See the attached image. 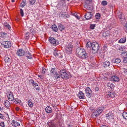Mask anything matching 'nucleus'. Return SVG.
Wrapping results in <instances>:
<instances>
[{
	"instance_id": "nucleus-58",
	"label": "nucleus",
	"mask_w": 127,
	"mask_h": 127,
	"mask_svg": "<svg viewBox=\"0 0 127 127\" xmlns=\"http://www.w3.org/2000/svg\"><path fill=\"white\" fill-rule=\"evenodd\" d=\"M124 73H125V74H127V69H124Z\"/></svg>"
},
{
	"instance_id": "nucleus-38",
	"label": "nucleus",
	"mask_w": 127,
	"mask_h": 127,
	"mask_svg": "<svg viewBox=\"0 0 127 127\" xmlns=\"http://www.w3.org/2000/svg\"><path fill=\"white\" fill-rule=\"evenodd\" d=\"M73 14L77 19H80V17L79 16V14L77 13H73Z\"/></svg>"
},
{
	"instance_id": "nucleus-19",
	"label": "nucleus",
	"mask_w": 127,
	"mask_h": 127,
	"mask_svg": "<svg viewBox=\"0 0 127 127\" xmlns=\"http://www.w3.org/2000/svg\"><path fill=\"white\" fill-rule=\"evenodd\" d=\"M110 32L107 31L106 32H104L103 33V36L104 37L107 38L110 35Z\"/></svg>"
},
{
	"instance_id": "nucleus-2",
	"label": "nucleus",
	"mask_w": 127,
	"mask_h": 127,
	"mask_svg": "<svg viewBox=\"0 0 127 127\" xmlns=\"http://www.w3.org/2000/svg\"><path fill=\"white\" fill-rule=\"evenodd\" d=\"M92 53L95 54L97 52L99 49L98 44L96 42H93L92 43Z\"/></svg>"
},
{
	"instance_id": "nucleus-10",
	"label": "nucleus",
	"mask_w": 127,
	"mask_h": 127,
	"mask_svg": "<svg viewBox=\"0 0 127 127\" xmlns=\"http://www.w3.org/2000/svg\"><path fill=\"white\" fill-rule=\"evenodd\" d=\"M7 97L9 100L10 101L13 100L14 99V97L12 93L10 91H9L7 92Z\"/></svg>"
},
{
	"instance_id": "nucleus-36",
	"label": "nucleus",
	"mask_w": 127,
	"mask_h": 127,
	"mask_svg": "<svg viewBox=\"0 0 127 127\" xmlns=\"http://www.w3.org/2000/svg\"><path fill=\"white\" fill-rule=\"evenodd\" d=\"M13 100V102L16 104L20 103L21 102V100L18 98H16L15 99H14Z\"/></svg>"
},
{
	"instance_id": "nucleus-35",
	"label": "nucleus",
	"mask_w": 127,
	"mask_h": 127,
	"mask_svg": "<svg viewBox=\"0 0 127 127\" xmlns=\"http://www.w3.org/2000/svg\"><path fill=\"white\" fill-rule=\"evenodd\" d=\"M121 61V60L117 58L114 59L113 60V62L116 63L118 64L120 63Z\"/></svg>"
},
{
	"instance_id": "nucleus-29",
	"label": "nucleus",
	"mask_w": 127,
	"mask_h": 127,
	"mask_svg": "<svg viewBox=\"0 0 127 127\" xmlns=\"http://www.w3.org/2000/svg\"><path fill=\"white\" fill-rule=\"evenodd\" d=\"M53 53L54 56H62L61 54L59 51H54Z\"/></svg>"
},
{
	"instance_id": "nucleus-28",
	"label": "nucleus",
	"mask_w": 127,
	"mask_h": 127,
	"mask_svg": "<svg viewBox=\"0 0 127 127\" xmlns=\"http://www.w3.org/2000/svg\"><path fill=\"white\" fill-rule=\"evenodd\" d=\"M4 104L7 107H9L10 106V103L7 100H6L4 102Z\"/></svg>"
},
{
	"instance_id": "nucleus-4",
	"label": "nucleus",
	"mask_w": 127,
	"mask_h": 127,
	"mask_svg": "<svg viewBox=\"0 0 127 127\" xmlns=\"http://www.w3.org/2000/svg\"><path fill=\"white\" fill-rule=\"evenodd\" d=\"M49 41L51 45L53 46H56L59 44V41L57 40H56L53 37H50L48 38Z\"/></svg>"
},
{
	"instance_id": "nucleus-51",
	"label": "nucleus",
	"mask_w": 127,
	"mask_h": 127,
	"mask_svg": "<svg viewBox=\"0 0 127 127\" xmlns=\"http://www.w3.org/2000/svg\"><path fill=\"white\" fill-rule=\"evenodd\" d=\"M122 13H120L118 14V17L120 19H121L122 18Z\"/></svg>"
},
{
	"instance_id": "nucleus-13",
	"label": "nucleus",
	"mask_w": 127,
	"mask_h": 127,
	"mask_svg": "<svg viewBox=\"0 0 127 127\" xmlns=\"http://www.w3.org/2000/svg\"><path fill=\"white\" fill-rule=\"evenodd\" d=\"M25 54V51L21 49H18L16 52V54L18 56H24Z\"/></svg>"
},
{
	"instance_id": "nucleus-7",
	"label": "nucleus",
	"mask_w": 127,
	"mask_h": 127,
	"mask_svg": "<svg viewBox=\"0 0 127 127\" xmlns=\"http://www.w3.org/2000/svg\"><path fill=\"white\" fill-rule=\"evenodd\" d=\"M103 106L100 107L97 109V110L100 114L101 113L104 109L107 110L108 108V105L107 104H103Z\"/></svg>"
},
{
	"instance_id": "nucleus-54",
	"label": "nucleus",
	"mask_w": 127,
	"mask_h": 127,
	"mask_svg": "<svg viewBox=\"0 0 127 127\" xmlns=\"http://www.w3.org/2000/svg\"><path fill=\"white\" fill-rule=\"evenodd\" d=\"M42 73H44L46 71V70L45 69V68H42Z\"/></svg>"
},
{
	"instance_id": "nucleus-50",
	"label": "nucleus",
	"mask_w": 127,
	"mask_h": 127,
	"mask_svg": "<svg viewBox=\"0 0 127 127\" xmlns=\"http://www.w3.org/2000/svg\"><path fill=\"white\" fill-rule=\"evenodd\" d=\"M27 56H31V54L30 53L29 51H26V53H25V54Z\"/></svg>"
},
{
	"instance_id": "nucleus-15",
	"label": "nucleus",
	"mask_w": 127,
	"mask_h": 127,
	"mask_svg": "<svg viewBox=\"0 0 127 127\" xmlns=\"http://www.w3.org/2000/svg\"><path fill=\"white\" fill-rule=\"evenodd\" d=\"M107 97H114L115 95V93L113 91L109 92L107 94Z\"/></svg>"
},
{
	"instance_id": "nucleus-55",
	"label": "nucleus",
	"mask_w": 127,
	"mask_h": 127,
	"mask_svg": "<svg viewBox=\"0 0 127 127\" xmlns=\"http://www.w3.org/2000/svg\"><path fill=\"white\" fill-rule=\"evenodd\" d=\"M80 58H87L88 56H79Z\"/></svg>"
},
{
	"instance_id": "nucleus-18",
	"label": "nucleus",
	"mask_w": 127,
	"mask_h": 127,
	"mask_svg": "<svg viewBox=\"0 0 127 127\" xmlns=\"http://www.w3.org/2000/svg\"><path fill=\"white\" fill-rule=\"evenodd\" d=\"M100 114L97 110H96L93 113L91 116L92 117L97 118Z\"/></svg>"
},
{
	"instance_id": "nucleus-37",
	"label": "nucleus",
	"mask_w": 127,
	"mask_h": 127,
	"mask_svg": "<svg viewBox=\"0 0 127 127\" xmlns=\"http://www.w3.org/2000/svg\"><path fill=\"white\" fill-rule=\"evenodd\" d=\"M92 43L91 42H89L87 43L86 44V46L88 48H89L90 47L92 46Z\"/></svg>"
},
{
	"instance_id": "nucleus-61",
	"label": "nucleus",
	"mask_w": 127,
	"mask_h": 127,
	"mask_svg": "<svg viewBox=\"0 0 127 127\" xmlns=\"http://www.w3.org/2000/svg\"><path fill=\"white\" fill-rule=\"evenodd\" d=\"M15 109L16 111H18L19 110V108L18 107H17Z\"/></svg>"
},
{
	"instance_id": "nucleus-43",
	"label": "nucleus",
	"mask_w": 127,
	"mask_h": 127,
	"mask_svg": "<svg viewBox=\"0 0 127 127\" xmlns=\"http://www.w3.org/2000/svg\"><path fill=\"white\" fill-rule=\"evenodd\" d=\"M95 27V24H91L90 25V28L91 29H94Z\"/></svg>"
},
{
	"instance_id": "nucleus-44",
	"label": "nucleus",
	"mask_w": 127,
	"mask_h": 127,
	"mask_svg": "<svg viewBox=\"0 0 127 127\" xmlns=\"http://www.w3.org/2000/svg\"><path fill=\"white\" fill-rule=\"evenodd\" d=\"M59 3L61 5H63L65 3V0H60Z\"/></svg>"
},
{
	"instance_id": "nucleus-52",
	"label": "nucleus",
	"mask_w": 127,
	"mask_h": 127,
	"mask_svg": "<svg viewBox=\"0 0 127 127\" xmlns=\"http://www.w3.org/2000/svg\"><path fill=\"white\" fill-rule=\"evenodd\" d=\"M123 61L125 63H127V56L124 58Z\"/></svg>"
},
{
	"instance_id": "nucleus-8",
	"label": "nucleus",
	"mask_w": 127,
	"mask_h": 127,
	"mask_svg": "<svg viewBox=\"0 0 127 127\" xmlns=\"http://www.w3.org/2000/svg\"><path fill=\"white\" fill-rule=\"evenodd\" d=\"M1 45L4 48H9L11 46V44L10 41H3L1 43Z\"/></svg>"
},
{
	"instance_id": "nucleus-48",
	"label": "nucleus",
	"mask_w": 127,
	"mask_h": 127,
	"mask_svg": "<svg viewBox=\"0 0 127 127\" xmlns=\"http://www.w3.org/2000/svg\"><path fill=\"white\" fill-rule=\"evenodd\" d=\"M54 76V77L56 79L60 78V75L59 74H57V72L56 73V74H55V75Z\"/></svg>"
},
{
	"instance_id": "nucleus-21",
	"label": "nucleus",
	"mask_w": 127,
	"mask_h": 127,
	"mask_svg": "<svg viewBox=\"0 0 127 127\" xmlns=\"http://www.w3.org/2000/svg\"><path fill=\"white\" fill-rule=\"evenodd\" d=\"M58 28L61 31H62L65 30V27L64 26L61 24H59L58 25Z\"/></svg>"
},
{
	"instance_id": "nucleus-11",
	"label": "nucleus",
	"mask_w": 127,
	"mask_h": 127,
	"mask_svg": "<svg viewBox=\"0 0 127 127\" xmlns=\"http://www.w3.org/2000/svg\"><path fill=\"white\" fill-rule=\"evenodd\" d=\"M110 80L113 83L118 82L119 80V78L117 76L114 75L112 76L110 78Z\"/></svg>"
},
{
	"instance_id": "nucleus-45",
	"label": "nucleus",
	"mask_w": 127,
	"mask_h": 127,
	"mask_svg": "<svg viewBox=\"0 0 127 127\" xmlns=\"http://www.w3.org/2000/svg\"><path fill=\"white\" fill-rule=\"evenodd\" d=\"M30 3L31 5H33L35 3V0H29Z\"/></svg>"
},
{
	"instance_id": "nucleus-30",
	"label": "nucleus",
	"mask_w": 127,
	"mask_h": 127,
	"mask_svg": "<svg viewBox=\"0 0 127 127\" xmlns=\"http://www.w3.org/2000/svg\"><path fill=\"white\" fill-rule=\"evenodd\" d=\"M50 72L51 74L53 75H55L56 73L55 68H52Z\"/></svg>"
},
{
	"instance_id": "nucleus-56",
	"label": "nucleus",
	"mask_w": 127,
	"mask_h": 127,
	"mask_svg": "<svg viewBox=\"0 0 127 127\" xmlns=\"http://www.w3.org/2000/svg\"><path fill=\"white\" fill-rule=\"evenodd\" d=\"M27 59H32V56H27Z\"/></svg>"
},
{
	"instance_id": "nucleus-17",
	"label": "nucleus",
	"mask_w": 127,
	"mask_h": 127,
	"mask_svg": "<svg viewBox=\"0 0 127 127\" xmlns=\"http://www.w3.org/2000/svg\"><path fill=\"white\" fill-rule=\"evenodd\" d=\"M48 124L49 127H56V125L53 121H49L48 122Z\"/></svg>"
},
{
	"instance_id": "nucleus-16",
	"label": "nucleus",
	"mask_w": 127,
	"mask_h": 127,
	"mask_svg": "<svg viewBox=\"0 0 127 127\" xmlns=\"http://www.w3.org/2000/svg\"><path fill=\"white\" fill-rule=\"evenodd\" d=\"M11 124L13 127H16L20 125L19 123L14 120L12 121Z\"/></svg>"
},
{
	"instance_id": "nucleus-33",
	"label": "nucleus",
	"mask_w": 127,
	"mask_h": 127,
	"mask_svg": "<svg viewBox=\"0 0 127 127\" xmlns=\"http://www.w3.org/2000/svg\"><path fill=\"white\" fill-rule=\"evenodd\" d=\"M104 67H105L109 66L110 64V63L109 61H106L104 63Z\"/></svg>"
},
{
	"instance_id": "nucleus-62",
	"label": "nucleus",
	"mask_w": 127,
	"mask_h": 127,
	"mask_svg": "<svg viewBox=\"0 0 127 127\" xmlns=\"http://www.w3.org/2000/svg\"><path fill=\"white\" fill-rule=\"evenodd\" d=\"M100 127H108L105 125H102Z\"/></svg>"
},
{
	"instance_id": "nucleus-42",
	"label": "nucleus",
	"mask_w": 127,
	"mask_h": 127,
	"mask_svg": "<svg viewBox=\"0 0 127 127\" xmlns=\"http://www.w3.org/2000/svg\"><path fill=\"white\" fill-rule=\"evenodd\" d=\"M29 32H27L26 34L25 35V39L27 40L29 38Z\"/></svg>"
},
{
	"instance_id": "nucleus-39",
	"label": "nucleus",
	"mask_w": 127,
	"mask_h": 127,
	"mask_svg": "<svg viewBox=\"0 0 127 127\" xmlns=\"http://www.w3.org/2000/svg\"><path fill=\"white\" fill-rule=\"evenodd\" d=\"M101 4L103 6H105L107 5L108 4L107 2L105 0L102 1L101 2Z\"/></svg>"
},
{
	"instance_id": "nucleus-53",
	"label": "nucleus",
	"mask_w": 127,
	"mask_h": 127,
	"mask_svg": "<svg viewBox=\"0 0 127 127\" xmlns=\"http://www.w3.org/2000/svg\"><path fill=\"white\" fill-rule=\"evenodd\" d=\"M0 126L2 127H5V126L4 122H2L0 123Z\"/></svg>"
},
{
	"instance_id": "nucleus-31",
	"label": "nucleus",
	"mask_w": 127,
	"mask_h": 127,
	"mask_svg": "<svg viewBox=\"0 0 127 127\" xmlns=\"http://www.w3.org/2000/svg\"><path fill=\"white\" fill-rule=\"evenodd\" d=\"M122 49L120 50V52L121 53V54L122 56H127V52L126 51H124V49Z\"/></svg>"
},
{
	"instance_id": "nucleus-26",
	"label": "nucleus",
	"mask_w": 127,
	"mask_h": 127,
	"mask_svg": "<svg viewBox=\"0 0 127 127\" xmlns=\"http://www.w3.org/2000/svg\"><path fill=\"white\" fill-rule=\"evenodd\" d=\"M3 26L6 29H7L10 30L11 29V27L10 25L7 23H5L4 24Z\"/></svg>"
},
{
	"instance_id": "nucleus-32",
	"label": "nucleus",
	"mask_w": 127,
	"mask_h": 127,
	"mask_svg": "<svg viewBox=\"0 0 127 127\" xmlns=\"http://www.w3.org/2000/svg\"><path fill=\"white\" fill-rule=\"evenodd\" d=\"M126 38L123 37L121 38L118 41V42L120 43H123L126 41Z\"/></svg>"
},
{
	"instance_id": "nucleus-27",
	"label": "nucleus",
	"mask_w": 127,
	"mask_h": 127,
	"mask_svg": "<svg viewBox=\"0 0 127 127\" xmlns=\"http://www.w3.org/2000/svg\"><path fill=\"white\" fill-rule=\"evenodd\" d=\"M26 0H22V2L20 4V7H24L25 5H26Z\"/></svg>"
},
{
	"instance_id": "nucleus-25",
	"label": "nucleus",
	"mask_w": 127,
	"mask_h": 127,
	"mask_svg": "<svg viewBox=\"0 0 127 127\" xmlns=\"http://www.w3.org/2000/svg\"><path fill=\"white\" fill-rule=\"evenodd\" d=\"M107 85L108 87L111 89L113 88L114 87V85L112 83H108L107 84Z\"/></svg>"
},
{
	"instance_id": "nucleus-59",
	"label": "nucleus",
	"mask_w": 127,
	"mask_h": 127,
	"mask_svg": "<svg viewBox=\"0 0 127 127\" xmlns=\"http://www.w3.org/2000/svg\"><path fill=\"white\" fill-rule=\"evenodd\" d=\"M3 116L0 113V118L3 119Z\"/></svg>"
},
{
	"instance_id": "nucleus-47",
	"label": "nucleus",
	"mask_w": 127,
	"mask_h": 127,
	"mask_svg": "<svg viewBox=\"0 0 127 127\" xmlns=\"http://www.w3.org/2000/svg\"><path fill=\"white\" fill-rule=\"evenodd\" d=\"M20 13L21 17H22L24 16V13L22 9H20Z\"/></svg>"
},
{
	"instance_id": "nucleus-49",
	"label": "nucleus",
	"mask_w": 127,
	"mask_h": 127,
	"mask_svg": "<svg viewBox=\"0 0 127 127\" xmlns=\"http://www.w3.org/2000/svg\"><path fill=\"white\" fill-rule=\"evenodd\" d=\"M31 82L32 83V85L33 86H37L38 85L37 83H34V81H32Z\"/></svg>"
},
{
	"instance_id": "nucleus-23",
	"label": "nucleus",
	"mask_w": 127,
	"mask_h": 127,
	"mask_svg": "<svg viewBox=\"0 0 127 127\" xmlns=\"http://www.w3.org/2000/svg\"><path fill=\"white\" fill-rule=\"evenodd\" d=\"M50 28L53 29V31L55 32H57L58 31V29L56 25L55 24L52 25Z\"/></svg>"
},
{
	"instance_id": "nucleus-46",
	"label": "nucleus",
	"mask_w": 127,
	"mask_h": 127,
	"mask_svg": "<svg viewBox=\"0 0 127 127\" xmlns=\"http://www.w3.org/2000/svg\"><path fill=\"white\" fill-rule=\"evenodd\" d=\"M9 59V58L8 56H5V61L6 63H7Z\"/></svg>"
},
{
	"instance_id": "nucleus-60",
	"label": "nucleus",
	"mask_w": 127,
	"mask_h": 127,
	"mask_svg": "<svg viewBox=\"0 0 127 127\" xmlns=\"http://www.w3.org/2000/svg\"><path fill=\"white\" fill-rule=\"evenodd\" d=\"M92 0H86V1L87 2H90L92 1Z\"/></svg>"
},
{
	"instance_id": "nucleus-12",
	"label": "nucleus",
	"mask_w": 127,
	"mask_h": 127,
	"mask_svg": "<svg viewBox=\"0 0 127 127\" xmlns=\"http://www.w3.org/2000/svg\"><path fill=\"white\" fill-rule=\"evenodd\" d=\"M84 16L86 19L88 20L91 18L93 16V14L92 12H87Z\"/></svg>"
},
{
	"instance_id": "nucleus-57",
	"label": "nucleus",
	"mask_w": 127,
	"mask_h": 127,
	"mask_svg": "<svg viewBox=\"0 0 127 127\" xmlns=\"http://www.w3.org/2000/svg\"><path fill=\"white\" fill-rule=\"evenodd\" d=\"M95 91H98L99 90V89L97 87H95Z\"/></svg>"
},
{
	"instance_id": "nucleus-5",
	"label": "nucleus",
	"mask_w": 127,
	"mask_h": 127,
	"mask_svg": "<svg viewBox=\"0 0 127 127\" xmlns=\"http://www.w3.org/2000/svg\"><path fill=\"white\" fill-rule=\"evenodd\" d=\"M73 47V46L71 43H68L66 48L65 52L68 54H71L72 52V49Z\"/></svg>"
},
{
	"instance_id": "nucleus-34",
	"label": "nucleus",
	"mask_w": 127,
	"mask_h": 127,
	"mask_svg": "<svg viewBox=\"0 0 127 127\" xmlns=\"http://www.w3.org/2000/svg\"><path fill=\"white\" fill-rule=\"evenodd\" d=\"M28 104L29 107H33V104L32 100H29L28 101Z\"/></svg>"
},
{
	"instance_id": "nucleus-9",
	"label": "nucleus",
	"mask_w": 127,
	"mask_h": 127,
	"mask_svg": "<svg viewBox=\"0 0 127 127\" xmlns=\"http://www.w3.org/2000/svg\"><path fill=\"white\" fill-rule=\"evenodd\" d=\"M114 115L112 111H110L107 114H106V118L108 120L110 121L114 119Z\"/></svg>"
},
{
	"instance_id": "nucleus-6",
	"label": "nucleus",
	"mask_w": 127,
	"mask_h": 127,
	"mask_svg": "<svg viewBox=\"0 0 127 127\" xmlns=\"http://www.w3.org/2000/svg\"><path fill=\"white\" fill-rule=\"evenodd\" d=\"M85 91L86 96L88 98H90L92 94V91L91 89L89 87H87L85 89Z\"/></svg>"
},
{
	"instance_id": "nucleus-1",
	"label": "nucleus",
	"mask_w": 127,
	"mask_h": 127,
	"mask_svg": "<svg viewBox=\"0 0 127 127\" xmlns=\"http://www.w3.org/2000/svg\"><path fill=\"white\" fill-rule=\"evenodd\" d=\"M77 54L78 55H81L82 56H86V55H91L90 50H88L87 52L85 51L84 49L80 47L78 48L76 50Z\"/></svg>"
},
{
	"instance_id": "nucleus-22",
	"label": "nucleus",
	"mask_w": 127,
	"mask_h": 127,
	"mask_svg": "<svg viewBox=\"0 0 127 127\" xmlns=\"http://www.w3.org/2000/svg\"><path fill=\"white\" fill-rule=\"evenodd\" d=\"M45 111L48 113H50L52 112V109L51 107L49 106H47L45 108Z\"/></svg>"
},
{
	"instance_id": "nucleus-41",
	"label": "nucleus",
	"mask_w": 127,
	"mask_h": 127,
	"mask_svg": "<svg viewBox=\"0 0 127 127\" xmlns=\"http://www.w3.org/2000/svg\"><path fill=\"white\" fill-rule=\"evenodd\" d=\"M96 19H99L100 17V15L99 13H96L95 16Z\"/></svg>"
},
{
	"instance_id": "nucleus-40",
	"label": "nucleus",
	"mask_w": 127,
	"mask_h": 127,
	"mask_svg": "<svg viewBox=\"0 0 127 127\" xmlns=\"http://www.w3.org/2000/svg\"><path fill=\"white\" fill-rule=\"evenodd\" d=\"M122 116L124 118L127 120V112H123V113Z\"/></svg>"
},
{
	"instance_id": "nucleus-24",
	"label": "nucleus",
	"mask_w": 127,
	"mask_h": 127,
	"mask_svg": "<svg viewBox=\"0 0 127 127\" xmlns=\"http://www.w3.org/2000/svg\"><path fill=\"white\" fill-rule=\"evenodd\" d=\"M7 33L5 32H0V37L5 38L7 37Z\"/></svg>"
},
{
	"instance_id": "nucleus-63",
	"label": "nucleus",
	"mask_w": 127,
	"mask_h": 127,
	"mask_svg": "<svg viewBox=\"0 0 127 127\" xmlns=\"http://www.w3.org/2000/svg\"><path fill=\"white\" fill-rule=\"evenodd\" d=\"M38 77H39L40 78H42V75H38Z\"/></svg>"
},
{
	"instance_id": "nucleus-3",
	"label": "nucleus",
	"mask_w": 127,
	"mask_h": 127,
	"mask_svg": "<svg viewBox=\"0 0 127 127\" xmlns=\"http://www.w3.org/2000/svg\"><path fill=\"white\" fill-rule=\"evenodd\" d=\"M60 73L61 77L65 79H68L69 78V76L66 72L65 70L64 69H62L60 70Z\"/></svg>"
},
{
	"instance_id": "nucleus-20",
	"label": "nucleus",
	"mask_w": 127,
	"mask_h": 127,
	"mask_svg": "<svg viewBox=\"0 0 127 127\" xmlns=\"http://www.w3.org/2000/svg\"><path fill=\"white\" fill-rule=\"evenodd\" d=\"M84 7L87 10L90 11L92 10L93 9V7L92 6H90L86 4L84 5Z\"/></svg>"
},
{
	"instance_id": "nucleus-64",
	"label": "nucleus",
	"mask_w": 127,
	"mask_h": 127,
	"mask_svg": "<svg viewBox=\"0 0 127 127\" xmlns=\"http://www.w3.org/2000/svg\"><path fill=\"white\" fill-rule=\"evenodd\" d=\"M103 47H104L105 48H107V46L105 44L104 45Z\"/></svg>"
},
{
	"instance_id": "nucleus-14",
	"label": "nucleus",
	"mask_w": 127,
	"mask_h": 127,
	"mask_svg": "<svg viewBox=\"0 0 127 127\" xmlns=\"http://www.w3.org/2000/svg\"><path fill=\"white\" fill-rule=\"evenodd\" d=\"M78 96L80 99H84L85 98L84 93L82 91H80L79 92Z\"/></svg>"
}]
</instances>
